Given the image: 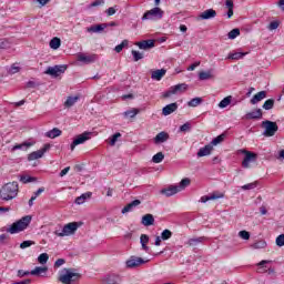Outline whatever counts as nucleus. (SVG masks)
<instances>
[{
    "label": "nucleus",
    "mask_w": 284,
    "mask_h": 284,
    "mask_svg": "<svg viewBox=\"0 0 284 284\" xmlns=\"http://www.w3.org/2000/svg\"><path fill=\"white\" fill-rule=\"evenodd\" d=\"M252 250H265L267 247V242L265 240H257L251 244Z\"/></svg>",
    "instance_id": "31"
},
{
    "label": "nucleus",
    "mask_w": 284,
    "mask_h": 284,
    "mask_svg": "<svg viewBox=\"0 0 284 284\" xmlns=\"http://www.w3.org/2000/svg\"><path fill=\"white\" fill-rule=\"evenodd\" d=\"M128 40H123L120 44H118L115 48H114V51L115 52H122L123 51V48H128Z\"/></svg>",
    "instance_id": "50"
},
{
    "label": "nucleus",
    "mask_w": 284,
    "mask_h": 284,
    "mask_svg": "<svg viewBox=\"0 0 284 284\" xmlns=\"http://www.w3.org/2000/svg\"><path fill=\"white\" fill-rule=\"evenodd\" d=\"M51 50H59L61 48V39L53 38L49 43Z\"/></svg>",
    "instance_id": "40"
},
{
    "label": "nucleus",
    "mask_w": 284,
    "mask_h": 284,
    "mask_svg": "<svg viewBox=\"0 0 284 284\" xmlns=\"http://www.w3.org/2000/svg\"><path fill=\"white\" fill-rule=\"evenodd\" d=\"M267 263H272V261H268V260H263V261H261L257 265H258V272L261 273V274H263V272H265V270L263 268L265 265H267Z\"/></svg>",
    "instance_id": "56"
},
{
    "label": "nucleus",
    "mask_w": 284,
    "mask_h": 284,
    "mask_svg": "<svg viewBox=\"0 0 284 284\" xmlns=\"http://www.w3.org/2000/svg\"><path fill=\"white\" fill-rule=\"evenodd\" d=\"M77 101H79V97L78 95L69 97L67 99V101L64 102V106L65 108H72V105H74L77 103Z\"/></svg>",
    "instance_id": "41"
},
{
    "label": "nucleus",
    "mask_w": 284,
    "mask_h": 284,
    "mask_svg": "<svg viewBox=\"0 0 284 284\" xmlns=\"http://www.w3.org/2000/svg\"><path fill=\"white\" fill-rule=\"evenodd\" d=\"M34 181H37V178H32L30 175H21L20 176L21 183H34Z\"/></svg>",
    "instance_id": "45"
},
{
    "label": "nucleus",
    "mask_w": 284,
    "mask_h": 284,
    "mask_svg": "<svg viewBox=\"0 0 284 284\" xmlns=\"http://www.w3.org/2000/svg\"><path fill=\"white\" fill-rule=\"evenodd\" d=\"M136 114H139L138 109H131V110H128L123 113V115L129 116V119H134V116H136Z\"/></svg>",
    "instance_id": "47"
},
{
    "label": "nucleus",
    "mask_w": 284,
    "mask_h": 284,
    "mask_svg": "<svg viewBox=\"0 0 284 284\" xmlns=\"http://www.w3.org/2000/svg\"><path fill=\"white\" fill-rule=\"evenodd\" d=\"M32 221V216L27 215L20 219L19 221L11 224L10 227L7 229L9 234H19V232H23V230H28V225H30Z\"/></svg>",
    "instance_id": "3"
},
{
    "label": "nucleus",
    "mask_w": 284,
    "mask_h": 284,
    "mask_svg": "<svg viewBox=\"0 0 284 284\" xmlns=\"http://www.w3.org/2000/svg\"><path fill=\"white\" fill-rule=\"evenodd\" d=\"M119 139H121V133H114L111 138H110V145H116V141H119Z\"/></svg>",
    "instance_id": "52"
},
{
    "label": "nucleus",
    "mask_w": 284,
    "mask_h": 284,
    "mask_svg": "<svg viewBox=\"0 0 284 284\" xmlns=\"http://www.w3.org/2000/svg\"><path fill=\"white\" fill-rule=\"evenodd\" d=\"M214 150V148L211 144H207L203 148H201L197 152V156H210V154H212V151Z\"/></svg>",
    "instance_id": "26"
},
{
    "label": "nucleus",
    "mask_w": 284,
    "mask_h": 284,
    "mask_svg": "<svg viewBox=\"0 0 284 284\" xmlns=\"http://www.w3.org/2000/svg\"><path fill=\"white\" fill-rule=\"evenodd\" d=\"M108 28V24L101 23V24H94L87 29V32H93L94 34H101L103 30Z\"/></svg>",
    "instance_id": "21"
},
{
    "label": "nucleus",
    "mask_w": 284,
    "mask_h": 284,
    "mask_svg": "<svg viewBox=\"0 0 284 284\" xmlns=\"http://www.w3.org/2000/svg\"><path fill=\"white\" fill-rule=\"evenodd\" d=\"M225 133L217 135L211 141L210 145H212V148H214V145H221V143L225 141Z\"/></svg>",
    "instance_id": "37"
},
{
    "label": "nucleus",
    "mask_w": 284,
    "mask_h": 284,
    "mask_svg": "<svg viewBox=\"0 0 284 284\" xmlns=\"http://www.w3.org/2000/svg\"><path fill=\"white\" fill-rule=\"evenodd\" d=\"M225 6L227 10H234V1L233 0H226Z\"/></svg>",
    "instance_id": "64"
},
{
    "label": "nucleus",
    "mask_w": 284,
    "mask_h": 284,
    "mask_svg": "<svg viewBox=\"0 0 284 284\" xmlns=\"http://www.w3.org/2000/svg\"><path fill=\"white\" fill-rule=\"evenodd\" d=\"M19 196V183L9 182L0 189L1 201H12Z\"/></svg>",
    "instance_id": "2"
},
{
    "label": "nucleus",
    "mask_w": 284,
    "mask_h": 284,
    "mask_svg": "<svg viewBox=\"0 0 284 284\" xmlns=\"http://www.w3.org/2000/svg\"><path fill=\"white\" fill-rule=\"evenodd\" d=\"M239 236L242 237L244 241H250V232L247 231H240Z\"/></svg>",
    "instance_id": "60"
},
{
    "label": "nucleus",
    "mask_w": 284,
    "mask_h": 284,
    "mask_svg": "<svg viewBox=\"0 0 284 284\" xmlns=\"http://www.w3.org/2000/svg\"><path fill=\"white\" fill-rule=\"evenodd\" d=\"M165 74H168V70L165 69H158L151 72V79L153 81H161V79H163V77H165Z\"/></svg>",
    "instance_id": "19"
},
{
    "label": "nucleus",
    "mask_w": 284,
    "mask_h": 284,
    "mask_svg": "<svg viewBox=\"0 0 284 284\" xmlns=\"http://www.w3.org/2000/svg\"><path fill=\"white\" fill-rule=\"evenodd\" d=\"M216 199H223V194H211V195H204L201 197V203H207V201H216Z\"/></svg>",
    "instance_id": "34"
},
{
    "label": "nucleus",
    "mask_w": 284,
    "mask_h": 284,
    "mask_svg": "<svg viewBox=\"0 0 284 284\" xmlns=\"http://www.w3.org/2000/svg\"><path fill=\"white\" fill-rule=\"evenodd\" d=\"M179 189H178V186H176V184L175 185H171V186H169V187H166V189H163L162 191H161V194H164V196H174V194H179Z\"/></svg>",
    "instance_id": "22"
},
{
    "label": "nucleus",
    "mask_w": 284,
    "mask_h": 284,
    "mask_svg": "<svg viewBox=\"0 0 284 284\" xmlns=\"http://www.w3.org/2000/svg\"><path fill=\"white\" fill-rule=\"evenodd\" d=\"M30 274L31 273L29 271H23V270L18 271L19 278H23V276H30Z\"/></svg>",
    "instance_id": "63"
},
{
    "label": "nucleus",
    "mask_w": 284,
    "mask_h": 284,
    "mask_svg": "<svg viewBox=\"0 0 284 284\" xmlns=\"http://www.w3.org/2000/svg\"><path fill=\"white\" fill-rule=\"evenodd\" d=\"M241 36V30H239V29H233V30H231L229 33H227V37H229V39H231V40H234V39H236V37H240Z\"/></svg>",
    "instance_id": "48"
},
{
    "label": "nucleus",
    "mask_w": 284,
    "mask_h": 284,
    "mask_svg": "<svg viewBox=\"0 0 284 284\" xmlns=\"http://www.w3.org/2000/svg\"><path fill=\"white\" fill-rule=\"evenodd\" d=\"M247 54V52H231L229 53L226 59H230L232 61H239L240 59H243V57H245Z\"/></svg>",
    "instance_id": "33"
},
{
    "label": "nucleus",
    "mask_w": 284,
    "mask_h": 284,
    "mask_svg": "<svg viewBox=\"0 0 284 284\" xmlns=\"http://www.w3.org/2000/svg\"><path fill=\"white\" fill-rule=\"evenodd\" d=\"M162 241H170L172 239V231L165 229L162 233L161 236Z\"/></svg>",
    "instance_id": "46"
},
{
    "label": "nucleus",
    "mask_w": 284,
    "mask_h": 284,
    "mask_svg": "<svg viewBox=\"0 0 284 284\" xmlns=\"http://www.w3.org/2000/svg\"><path fill=\"white\" fill-rule=\"evenodd\" d=\"M58 281L62 284H79L81 273L77 272V268L64 267L58 272Z\"/></svg>",
    "instance_id": "1"
},
{
    "label": "nucleus",
    "mask_w": 284,
    "mask_h": 284,
    "mask_svg": "<svg viewBox=\"0 0 284 284\" xmlns=\"http://www.w3.org/2000/svg\"><path fill=\"white\" fill-rule=\"evenodd\" d=\"M10 48V42L6 39H0V50H6Z\"/></svg>",
    "instance_id": "59"
},
{
    "label": "nucleus",
    "mask_w": 284,
    "mask_h": 284,
    "mask_svg": "<svg viewBox=\"0 0 284 284\" xmlns=\"http://www.w3.org/2000/svg\"><path fill=\"white\" fill-rule=\"evenodd\" d=\"M63 72H65V65H54L48 67L44 74H49L50 77L57 79V77H61Z\"/></svg>",
    "instance_id": "11"
},
{
    "label": "nucleus",
    "mask_w": 284,
    "mask_h": 284,
    "mask_svg": "<svg viewBox=\"0 0 284 284\" xmlns=\"http://www.w3.org/2000/svg\"><path fill=\"white\" fill-rule=\"evenodd\" d=\"M121 283H123V278L121 277V275L112 274V275H108L104 278V284H121Z\"/></svg>",
    "instance_id": "17"
},
{
    "label": "nucleus",
    "mask_w": 284,
    "mask_h": 284,
    "mask_svg": "<svg viewBox=\"0 0 284 284\" xmlns=\"http://www.w3.org/2000/svg\"><path fill=\"white\" fill-rule=\"evenodd\" d=\"M90 196H92V193H90V192L84 193V194L78 196L75 199V204L77 205H83V203H85V201H88V199H90Z\"/></svg>",
    "instance_id": "35"
},
{
    "label": "nucleus",
    "mask_w": 284,
    "mask_h": 284,
    "mask_svg": "<svg viewBox=\"0 0 284 284\" xmlns=\"http://www.w3.org/2000/svg\"><path fill=\"white\" fill-rule=\"evenodd\" d=\"M215 17H216V10L206 9L200 13L199 19H201V21H207L210 19H215Z\"/></svg>",
    "instance_id": "14"
},
{
    "label": "nucleus",
    "mask_w": 284,
    "mask_h": 284,
    "mask_svg": "<svg viewBox=\"0 0 284 284\" xmlns=\"http://www.w3.org/2000/svg\"><path fill=\"white\" fill-rule=\"evenodd\" d=\"M48 273V267L45 266H37L34 270L30 272L31 276H43V274Z\"/></svg>",
    "instance_id": "29"
},
{
    "label": "nucleus",
    "mask_w": 284,
    "mask_h": 284,
    "mask_svg": "<svg viewBox=\"0 0 284 284\" xmlns=\"http://www.w3.org/2000/svg\"><path fill=\"white\" fill-rule=\"evenodd\" d=\"M50 256L48 255V253H41L38 256V262L40 263V265H45V263H48Z\"/></svg>",
    "instance_id": "44"
},
{
    "label": "nucleus",
    "mask_w": 284,
    "mask_h": 284,
    "mask_svg": "<svg viewBox=\"0 0 284 284\" xmlns=\"http://www.w3.org/2000/svg\"><path fill=\"white\" fill-rule=\"evenodd\" d=\"M176 110H179V104L176 102H173L162 109V114L163 116H170V114H173V112H176Z\"/></svg>",
    "instance_id": "15"
},
{
    "label": "nucleus",
    "mask_w": 284,
    "mask_h": 284,
    "mask_svg": "<svg viewBox=\"0 0 284 284\" xmlns=\"http://www.w3.org/2000/svg\"><path fill=\"white\" fill-rule=\"evenodd\" d=\"M232 103V95H229L226 98H224L219 104L217 106L220 108V110H225V108H227V105H230Z\"/></svg>",
    "instance_id": "39"
},
{
    "label": "nucleus",
    "mask_w": 284,
    "mask_h": 284,
    "mask_svg": "<svg viewBox=\"0 0 284 284\" xmlns=\"http://www.w3.org/2000/svg\"><path fill=\"white\" fill-rule=\"evenodd\" d=\"M164 159H165V155L163 154V152H159L155 155H153L152 162L153 163H162Z\"/></svg>",
    "instance_id": "43"
},
{
    "label": "nucleus",
    "mask_w": 284,
    "mask_h": 284,
    "mask_svg": "<svg viewBox=\"0 0 284 284\" xmlns=\"http://www.w3.org/2000/svg\"><path fill=\"white\" fill-rule=\"evenodd\" d=\"M168 139H170V134H168V132L165 131H162L155 135V138L153 139V142L155 143V145H159L161 143H165Z\"/></svg>",
    "instance_id": "20"
},
{
    "label": "nucleus",
    "mask_w": 284,
    "mask_h": 284,
    "mask_svg": "<svg viewBox=\"0 0 284 284\" xmlns=\"http://www.w3.org/2000/svg\"><path fill=\"white\" fill-rule=\"evenodd\" d=\"M275 243L277 247H283L284 246V234H281L276 237Z\"/></svg>",
    "instance_id": "57"
},
{
    "label": "nucleus",
    "mask_w": 284,
    "mask_h": 284,
    "mask_svg": "<svg viewBox=\"0 0 284 284\" xmlns=\"http://www.w3.org/2000/svg\"><path fill=\"white\" fill-rule=\"evenodd\" d=\"M140 243L142 245V250L144 252H146V254L150 253V246H148V243H150V236H148L146 234H142L140 236Z\"/></svg>",
    "instance_id": "24"
},
{
    "label": "nucleus",
    "mask_w": 284,
    "mask_h": 284,
    "mask_svg": "<svg viewBox=\"0 0 284 284\" xmlns=\"http://www.w3.org/2000/svg\"><path fill=\"white\" fill-rule=\"evenodd\" d=\"M240 153L244 154V159L242 161V168H244L245 170L250 168V163H254V161H256V159L258 158L256 153L247 150H240Z\"/></svg>",
    "instance_id": "7"
},
{
    "label": "nucleus",
    "mask_w": 284,
    "mask_h": 284,
    "mask_svg": "<svg viewBox=\"0 0 284 284\" xmlns=\"http://www.w3.org/2000/svg\"><path fill=\"white\" fill-rule=\"evenodd\" d=\"M79 227H81V224L79 222H70L62 226L61 230H55L54 234L60 239H63L64 236H72L77 234V230H79Z\"/></svg>",
    "instance_id": "4"
},
{
    "label": "nucleus",
    "mask_w": 284,
    "mask_h": 284,
    "mask_svg": "<svg viewBox=\"0 0 284 284\" xmlns=\"http://www.w3.org/2000/svg\"><path fill=\"white\" fill-rule=\"evenodd\" d=\"M61 134H62L61 130L54 128V129L48 131L45 133V136H48V139H57V136H61Z\"/></svg>",
    "instance_id": "36"
},
{
    "label": "nucleus",
    "mask_w": 284,
    "mask_h": 284,
    "mask_svg": "<svg viewBox=\"0 0 284 284\" xmlns=\"http://www.w3.org/2000/svg\"><path fill=\"white\" fill-rule=\"evenodd\" d=\"M141 203L140 200H134L131 203L126 204L123 209H122V214H128V212H132V210H134V207H139V204Z\"/></svg>",
    "instance_id": "25"
},
{
    "label": "nucleus",
    "mask_w": 284,
    "mask_h": 284,
    "mask_svg": "<svg viewBox=\"0 0 284 284\" xmlns=\"http://www.w3.org/2000/svg\"><path fill=\"white\" fill-rule=\"evenodd\" d=\"M32 145H34V141L32 142H23L21 144H16L11 151L12 152H17V150H28V148H32Z\"/></svg>",
    "instance_id": "30"
},
{
    "label": "nucleus",
    "mask_w": 284,
    "mask_h": 284,
    "mask_svg": "<svg viewBox=\"0 0 284 284\" xmlns=\"http://www.w3.org/2000/svg\"><path fill=\"white\" fill-rule=\"evenodd\" d=\"M278 21H272L270 24H268V30H278Z\"/></svg>",
    "instance_id": "61"
},
{
    "label": "nucleus",
    "mask_w": 284,
    "mask_h": 284,
    "mask_svg": "<svg viewBox=\"0 0 284 284\" xmlns=\"http://www.w3.org/2000/svg\"><path fill=\"white\" fill-rule=\"evenodd\" d=\"M62 265H65V260H63V258H58V260L54 262V267H55V268H59V267H61Z\"/></svg>",
    "instance_id": "62"
},
{
    "label": "nucleus",
    "mask_w": 284,
    "mask_h": 284,
    "mask_svg": "<svg viewBox=\"0 0 284 284\" xmlns=\"http://www.w3.org/2000/svg\"><path fill=\"white\" fill-rule=\"evenodd\" d=\"M131 54L133 57V60L136 61H141V59H143V53H141L140 51L136 50H132Z\"/></svg>",
    "instance_id": "49"
},
{
    "label": "nucleus",
    "mask_w": 284,
    "mask_h": 284,
    "mask_svg": "<svg viewBox=\"0 0 284 284\" xmlns=\"http://www.w3.org/2000/svg\"><path fill=\"white\" fill-rule=\"evenodd\" d=\"M20 70H21V68L19 65H17V63H14L10 67L9 74H17Z\"/></svg>",
    "instance_id": "58"
},
{
    "label": "nucleus",
    "mask_w": 284,
    "mask_h": 284,
    "mask_svg": "<svg viewBox=\"0 0 284 284\" xmlns=\"http://www.w3.org/2000/svg\"><path fill=\"white\" fill-rule=\"evenodd\" d=\"M192 130V124L190 122H185L180 126V132H190Z\"/></svg>",
    "instance_id": "55"
},
{
    "label": "nucleus",
    "mask_w": 284,
    "mask_h": 284,
    "mask_svg": "<svg viewBox=\"0 0 284 284\" xmlns=\"http://www.w3.org/2000/svg\"><path fill=\"white\" fill-rule=\"evenodd\" d=\"M135 45H138L140 50H152V48H154V40H143L135 42Z\"/></svg>",
    "instance_id": "18"
},
{
    "label": "nucleus",
    "mask_w": 284,
    "mask_h": 284,
    "mask_svg": "<svg viewBox=\"0 0 284 284\" xmlns=\"http://www.w3.org/2000/svg\"><path fill=\"white\" fill-rule=\"evenodd\" d=\"M141 223L142 225H144V227H150V225H154V215L145 214L144 216H142Z\"/></svg>",
    "instance_id": "27"
},
{
    "label": "nucleus",
    "mask_w": 284,
    "mask_h": 284,
    "mask_svg": "<svg viewBox=\"0 0 284 284\" xmlns=\"http://www.w3.org/2000/svg\"><path fill=\"white\" fill-rule=\"evenodd\" d=\"M203 241H205V237H193L186 242V245H190V247H196V245H199V243H203Z\"/></svg>",
    "instance_id": "38"
},
{
    "label": "nucleus",
    "mask_w": 284,
    "mask_h": 284,
    "mask_svg": "<svg viewBox=\"0 0 284 284\" xmlns=\"http://www.w3.org/2000/svg\"><path fill=\"white\" fill-rule=\"evenodd\" d=\"M190 183H192V180H190V178H184L179 184H175V186L178 187L179 192H183L185 187H190Z\"/></svg>",
    "instance_id": "28"
},
{
    "label": "nucleus",
    "mask_w": 284,
    "mask_h": 284,
    "mask_svg": "<svg viewBox=\"0 0 284 284\" xmlns=\"http://www.w3.org/2000/svg\"><path fill=\"white\" fill-rule=\"evenodd\" d=\"M50 150V144H44L42 149L33 151L28 155V161H37L38 159H43V154Z\"/></svg>",
    "instance_id": "13"
},
{
    "label": "nucleus",
    "mask_w": 284,
    "mask_h": 284,
    "mask_svg": "<svg viewBox=\"0 0 284 284\" xmlns=\"http://www.w3.org/2000/svg\"><path fill=\"white\" fill-rule=\"evenodd\" d=\"M163 14H165V12L161 8L154 7L143 14L142 21H161Z\"/></svg>",
    "instance_id": "5"
},
{
    "label": "nucleus",
    "mask_w": 284,
    "mask_h": 284,
    "mask_svg": "<svg viewBox=\"0 0 284 284\" xmlns=\"http://www.w3.org/2000/svg\"><path fill=\"white\" fill-rule=\"evenodd\" d=\"M263 118V111L261 109H255L244 115V119L246 121H252L254 119H262Z\"/></svg>",
    "instance_id": "16"
},
{
    "label": "nucleus",
    "mask_w": 284,
    "mask_h": 284,
    "mask_svg": "<svg viewBox=\"0 0 284 284\" xmlns=\"http://www.w3.org/2000/svg\"><path fill=\"white\" fill-rule=\"evenodd\" d=\"M187 90L186 83L172 85L166 92L163 93L164 99H170L174 94H183Z\"/></svg>",
    "instance_id": "6"
},
{
    "label": "nucleus",
    "mask_w": 284,
    "mask_h": 284,
    "mask_svg": "<svg viewBox=\"0 0 284 284\" xmlns=\"http://www.w3.org/2000/svg\"><path fill=\"white\" fill-rule=\"evenodd\" d=\"M203 103V99L201 98H193L191 101L187 102L189 108H197Z\"/></svg>",
    "instance_id": "42"
},
{
    "label": "nucleus",
    "mask_w": 284,
    "mask_h": 284,
    "mask_svg": "<svg viewBox=\"0 0 284 284\" xmlns=\"http://www.w3.org/2000/svg\"><path fill=\"white\" fill-rule=\"evenodd\" d=\"M258 183L256 182H252L248 184H244L241 186L242 190H255V187H257Z\"/></svg>",
    "instance_id": "54"
},
{
    "label": "nucleus",
    "mask_w": 284,
    "mask_h": 284,
    "mask_svg": "<svg viewBox=\"0 0 284 284\" xmlns=\"http://www.w3.org/2000/svg\"><path fill=\"white\" fill-rule=\"evenodd\" d=\"M274 108V99H268L264 102L263 109L264 110H272Z\"/></svg>",
    "instance_id": "51"
},
{
    "label": "nucleus",
    "mask_w": 284,
    "mask_h": 284,
    "mask_svg": "<svg viewBox=\"0 0 284 284\" xmlns=\"http://www.w3.org/2000/svg\"><path fill=\"white\" fill-rule=\"evenodd\" d=\"M266 97H267L266 91H260L251 99L252 105H256V103H261V101H263V99H266Z\"/></svg>",
    "instance_id": "23"
},
{
    "label": "nucleus",
    "mask_w": 284,
    "mask_h": 284,
    "mask_svg": "<svg viewBox=\"0 0 284 284\" xmlns=\"http://www.w3.org/2000/svg\"><path fill=\"white\" fill-rule=\"evenodd\" d=\"M199 79L200 81H207L210 79H214V74L212 73V70L201 71L199 73Z\"/></svg>",
    "instance_id": "32"
},
{
    "label": "nucleus",
    "mask_w": 284,
    "mask_h": 284,
    "mask_svg": "<svg viewBox=\"0 0 284 284\" xmlns=\"http://www.w3.org/2000/svg\"><path fill=\"white\" fill-rule=\"evenodd\" d=\"M90 139H92V132H84L75 136L70 146L71 151L74 152V148H77V145H83V143H85V141H90Z\"/></svg>",
    "instance_id": "9"
},
{
    "label": "nucleus",
    "mask_w": 284,
    "mask_h": 284,
    "mask_svg": "<svg viewBox=\"0 0 284 284\" xmlns=\"http://www.w3.org/2000/svg\"><path fill=\"white\" fill-rule=\"evenodd\" d=\"M262 125L264 128V133H263L264 136H274V134L278 132V124H276V122L266 120L262 122Z\"/></svg>",
    "instance_id": "8"
},
{
    "label": "nucleus",
    "mask_w": 284,
    "mask_h": 284,
    "mask_svg": "<svg viewBox=\"0 0 284 284\" xmlns=\"http://www.w3.org/2000/svg\"><path fill=\"white\" fill-rule=\"evenodd\" d=\"M145 263H148V260L133 255L125 261V266L128 270H134V267H141V265H145Z\"/></svg>",
    "instance_id": "10"
},
{
    "label": "nucleus",
    "mask_w": 284,
    "mask_h": 284,
    "mask_svg": "<svg viewBox=\"0 0 284 284\" xmlns=\"http://www.w3.org/2000/svg\"><path fill=\"white\" fill-rule=\"evenodd\" d=\"M32 245H34V241L27 240L20 244V248L26 250L28 247H32Z\"/></svg>",
    "instance_id": "53"
},
{
    "label": "nucleus",
    "mask_w": 284,
    "mask_h": 284,
    "mask_svg": "<svg viewBox=\"0 0 284 284\" xmlns=\"http://www.w3.org/2000/svg\"><path fill=\"white\" fill-rule=\"evenodd\" d=\"M78 61L80 63H85V65H90V63L97 62L99 59V55L91 53V54H85V53H78Z\"/></svg>",
    "instance_id": "12"
}]
</instances>
